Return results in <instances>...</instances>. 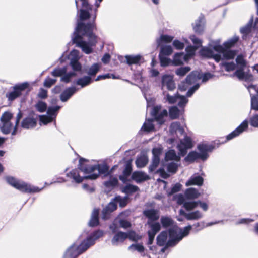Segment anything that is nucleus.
Returning <instances> with one entry per match:
<instances>
[{
  "label": "nucleus",
  "instance_id": "1",
  "mask_svg": "<svg viewBox=\"0 0 258 258\" xmlns=\"http://www.w3.org/2000/svg\"><path fill=\"white\" fill-rule=\"evenodd\" d=\"M238 40L237 37H234L225 42L223 45H220V40L212 41L209 44V47H204L201 50L200 54L205 57L213 58L217 62L223 59H233L236 55V52L230 48Z\"/></svg>",
  "mask_w": 258,
  "mask_h": 258
},
{
  "label": "nucleus",
  "instance_id": "2",
  "mask_svg": "<svg viewBox=\"0 0 258 258\" xmlns=\"http://www.w3.org/2000/svg\"><path fill=\"white\" fill-rule=\"evenodd\" d=\"M94 26V23L86 25L81 22H78L74 32L73 42L76 43L77 46L81 48L83 51L86 54L92 52L91 46L96 43V36L92 33Z\"/></svg>",
  "mask_w": 258,
  "mask_h": 258
},
{
  "label": "nucleus",
  "instance_id": "3",
  "mask_svg": "<svg viewBox=\"0 0 258 258\" xmlns=\"http://www.w3.org/2000/svg\"><path fill=\"white\" fill-rule=\"evenodd\" d=\"M85 159L81 158L79 160L80 169L85 174H89L85 177H81L79 173L78 170L75 169L72 170L67 174V176L73 180V181L77 183H81L84 179H96L99 174H102L104 176L108 174V167L105 164H97L94 165H87L84 166L83 162Z\"/></svg>",
  "mask_w": 258,
  "mask_h": 258
},
{
  "label": "nucleus",
  "instance_id": "4",
  "mask_svg": "<svg viewBox=\"0 0 258 258\" xmlns=\"http://www.w3.org/2000/svg\"><path fill=\"white\" fill-rule=\"evenodd\" d=\"M191 228V225L186 226L183 229L174 226L169 229L168 233L163 231L157 236V244L159 246L166 244V247L174 246L188 235Z\"/></svg>",
  "mask_w": 258,
  "mask_h": 258
},
{
  "label": "nucleus",
  "instance_id": "5",
  "mask_svg": "<svg viewBox=\"0 0 258 258\" xmlns=\"http://www.w3.org/2000/svg\"><path fill=\"white\" fill-rule=\"evenodd\" d=\"M5 179L9 184L16 189L24 192H39L44 188L43 187L42 188H39L38 187L31 185L30 184L10 176H6Z\"/></svg>",
  "mask_w": 258,
  "mask_h": 258
},
{
  "label": "nucleus",
  "instance_id": "6",
  "mask_svg": "<svg viewBox=\"0 0 258 258\" xmlns=\"http://www.w3.org/2000/svg\"><path fill=\"white\" fill-rule=\"evenodd\" d=\"M184 196L181 194H178L175 196L174 199L177 203L179 205H183V207L187 211H190L195 209L198 205L204 211H207L208 210V205L201 201H185Z\"/></svg>",
  "mask_w": 258,
  "mask_h": 258
},
{
  "label": "nucleus",
  "instance_id": "7",
  "mask_svg": "<svg viewBox=\"0 0 258 258\" xmlns=\"http://www.w3.org/2000/svg\"><path fill=\"white\" fill-rule=\"evenodd\" d=\"M197 148L199 153L196 151L190 152L185 158L186 161L193 162L197 159H201L203 161L206 160L209 157L208 152L212 151L214 147L211 145L202 144H199Z\"/></svg>",
  "mask_w": 258,
  "mask_h": 258
},
{
  "label": "nucleus",
  "instance_id": "8",
  "mask_svg": "<svg viewBox=\"0 0 258 258\" xmlns=\"http://www.w3.org/2000/svg\"><path fill=\"white\" fill-rule=\"evenodd\" d=\"M103 235V232L101 230H97L93 232L91 235L88 236L78 245L80 251L82 252V253L85 252L90 247L95 244V241L97 239L102 237Z\"/></svg>",
  "mask_w": 258,
  "mask_h": 258
},
{
  "label": "nucleus",
  "instance_id": "9",
  "mask_svg": "<svg viewBox=\"0 0 258 258\" xmlns=\"http://www.w3.org/2000/svg\"><path fill=\"white\" fill-rule=\"evenodd\" d=\"M186 213L183 210L180 209L179 211V215L177 216V219L179 221H183L184 217L188 220H198L202 219L203 216V213L199 210H192Z\"/></svg>",
  "mask_w": 258,
  "mask_h": 258
},
{
  "label": "nucleus",
  "instance_id": "10",
  "mask_svg": "<svg viewBox=\"0 0 258 258\" xmlns=\"http://www.w3.org/2000/svg\"><path fill=\"white\" fill-rule=\"evenodd\" d=\"M12 114L9 112H5L1 117L2 126L1 127L2 133L4 134H8L14 127L11 120L12 118Z\"/></svg>",
  "mask_w": 258,
  "mask_h": 258
},
{
  "label": "nucleus",
  "instance_id": "11",
  "mask_svg": "<svg viewBox=\"0 0 258 258\" xmlns=\"http://www.w3.org/2000/svg\"><path fill=\"white\" fill-rule=\"evenodd\" d=\"M164 95V99L170 104H173L178 102L180 107H184L188 102V99L184 96L180 95L178 93L174 95H170L168 93L163 92Z\"/></svg>",
  "mask_w": 258,
  "mask_h": 258
},
{
  "label": "nucleus",
  "instance_id": "12",
  "mask_svg": "<svg viewBox=\"0 0 258 258\" xmlns=\"http://www.w3.org/2000/svg\"><path fill=\"white\" fill-rule=\"evenodd\" d=\"M60 108V106H59L48 107L46 115L39 116L40 124L42 123L44 125H46L52 122L55 119L56 113Z\"/></svg>",
  "mask_w": 258,
  "mask_h": 258
},
{
  "label": "nucleus",
  "instance_id": "13",
  "mask_svg": "<svg viewBox=\"0 0 258 258\" xmlns=\"http://www.w3.org/2000/svg\"><path fill=\"white\" fill-rule=\"evenodd\" d=\"M160 86L164 91L165 89L169 91H173L176 88L173 75L165 74L161 76Z\"/></svg>",
  "mask_w": 258,
  "mask_h": 258
},
{
  "label": "nucleus",
  "instance_id": "14",
  "mask_svg": "<svg viewBox=\"0 0 258 258\" xmlns=\"http://www.w3.org/2000/svg\"><path fill=\"white\" fill-rule=\"evenodd\" d=\"M29 84L28 82H24L17 84L13 87V90L6 94V97L8 100L12 101L22 95V92L28 88Z\"/></svg>",
  "mask_w": 258,
  "mask_h": 258
},
{
  "label": "nucleus",
  "instance_id": "15",
  "mask_svg": "<svg viewBox=\"0 0 258 258\" xmlns=\"http://www.w3.org/2000/svg\"><path fill=\"white\" fill-rule=\"evenodd\" d=\"M66 67L62 68H56L54 69L51 73L52 76L54 77L61 76V81L65 83H69L71 79L76 76V74L74 72H70L67 73Z\"/></svg>",
  "mask_w": 258,
  "mask_h": 258
},
{
  "label": "nucleus",
  "instance_id": "16",
  "mask_svg": "<svg viewBox=\"0 0 258 258\" xmlns=\"http://www.w3.org/2000/svg\"><path fill=\"white\" fill-rule=\"evenodd\" d=\"M151 114L159 124H162L164 122V117L167 116V111L161 106H156L153 107Z\"/></svg>",
  "mask_w": 258,
  "mask_h": 258
},
{
  "label": "nucleus",
  "instance_id": "17",
  "mask_svg": "<svg viewBox=\"0 0 258 258\" xmlns=\"http://www.w3.org/2000/svg\"><path fill=\"white\" fill-rule=\"evenodd\" d=\"M192 147L193 143L191 138L188 136H185L177 145L179 154L182 156H184L186 154L187 150L191 148Z\"/></svg>",
  "mask_w": 258,
  "mask_h": 258
},
{
  "label": "nucleus",
  "instance_id": "18",
  "mask_svg": "<svg viewBox=\"0 0 258 258\" xmlns=\"http://www.w3.org/2000/svg\"><path fill=\"white\" fill-rule=\"evenodd\" d=\"M248 89L251 96V108L258 111V88L251 85Z\"/></svg>",
  "mask_w": 258,
  "mask_h": 258
},
{
  "label": "nucleus",
  "instance_id": "19",
  "mask_svg": "<svg viewBox=\"0 0 258 258\" xmlns=\"http://www.w3.org/2000/svg\"><path fill=\"white\" fill-rule=\"evenodd\" d=\"M248 126V120H244L234 131L226 137L227 140H230L235 138L247 129Z\"/></svg>",
  "mask_w": 258,
  "mask_h": 258
},
{
  "label": "nucleus",
  "instance_id": "20",
  "mask_svg": "<svg viewBox=\"0 0 258 258\" xmlns=\"http://www.w3.org/2000/svg\"><path fill=\"white\" fill-rule=\"evenodd\" d=\"M148 224L150 225L151 230L148 232L149 240L148 244L150 245L152 244L154 237L156 233L160 230L161 226L159 223H152L148 221Z\"/></svg>",
  "mask_w": 258,
  "mask_h": 258
},
{
  "label": "nucleus",
  "instance_id": "21",
  "mask_svg": "<svg viewBox=\"0 0 258 258\" xmlns=\"http://www.w3.org/2000/svg\"><path fill=\"white\" fill-rule=\"evenodd\" d=\"M82 2V8L80 11V19L83 21L90 17V11H92V7L89 4L87 0H80Z\"/></svg>",
  "mask_w": 258,
  "mask_h": 258
},
{
  "label": "nucleus",
  "instance_id": "22",
  "mask_svg": "<svg viewBox=\"0 0 258 258\" xmlns=\"http://www.w3.org/2000/svg\"><path fill=\"white\" fill-rule=\"evenodd\" d=\"M152 154L153 155L152 163L149 166V169L150 171H153L159 165L160 162L159 156L161 154V150L159 148H154L152 150Z\"/></svg>",
  "mask_w": 258,
  "mask_h": 258
},
{
  "label": "nucleus",
  "instance_id": "23",
  "mask_svg": "<svg viewBox=\"0 0 258 258\" xmlns=\"http://www.w3.org/2000/svg\"><path fill=\"white\" fill-rule=\"evenodd\" d=\"M82 252L80 251V249L78 245L74 244L72 245L66 251L63 257L64 258H76Z\"/></svg>",
  "mask_w": 258,
  "mask_h": 258
},
{
  "label": "nucleus",
  "instance_id": "24",
  "mask_svg": "<svg viewBox=\"0 0 258 258\" xmlns=\"http://www.w3.org/2000/svg\"><path fill=\"white\" fill-rule=\"evenodd\" d=\"M116 203L114 201L110 202L102 210V219L104 220L108 219L110 214L116 210Z\"/></svg>",
  "mask_w": 258,
  "mask_h": 258
},
{
  "label": "nucleus",
  "instance_id": "25",
  "mask_svg": "<svg viewBox=\"0 0 258 258\" xmlns=\"http://www.w3.org/2000/svg\"><path fill=\"white\" fill-rule=\"evenodd\" d=\"M127 238L125 232H118L115 234L111 240V243L114 246H117L119 243L123 242Z\"/></svg>",
  "mask_w": 258,
  "mask_h": 258
},
{
  "label": "nucleus",
  "instance_id": "26",
  "mask_svg": "<svg viewBox=\"0 0 258 258\" xmlns=\"http://www.w3.org/2000/svg\"><path fill=\"white\" fill-rule=\"evenodd\" d=\"M204 19L203 17H200L194 23L192 24V27L195 32L201 34L204 29Z\"/></svg>",
  "mask_w": 258,
  "mask_h": 258
},
{
  "label": "nucleus",
  "instance_id": "27",
  "mask_svg": "<svg viewBox=\"0 0 258 258\" xmlns=\"http://www.w3.org/2000/svg\"><path fill=\"white\" fill-rule=\"evenodd\" d=\"M125 60L129 65L139 64L143 62V59L140 55H127L125 56Z\"/></svg>",
  "mask_w": 258,
  "mask_h": 258
},
{
  "label": "nucleus",
  "instance_id": "28",
  "mask_svg": "<svg viewBox=\"0 0 258 258\" xmlns=\"http://www.w3.org/2000/svg\"><path fill=\"white\" fill-rule=\"evenodd\" d=\"M77 89L75 87L67 88L61 94L60 98L61 101L66 102L76 92Z\"/></svg>",
  "mask_w": 258,
  "mask_h": 258
},
{
  "label": "nucleus",
  "instance_id": "29",
  "mask_svg": "<svg viewBox=\"0 0 258 258\" xmlns=\"http://www.w3.org/2000/svg\"><path fill=\"white\" fill-rule=\"evenodd\" d=\"M101 67V64L98 63L93 64L89 67L84 68V71L87 73L88 76H94L99 72Z\"/></svg>",
  "mask_w": 258,
  "mask_h": 258
},
{
  "label": "nucleus",
  "instance_id": "30",
  "mask_svg": "<svg viewBox=\"0 0 258 258\" xmlns=\"http://www.w3.org/2000/svg\"><path fill=\"white\" fill-rule=\"evenodd\" d=\"M200 195L201 194L199 191L197 189L194 188H188L184 192L185 198L187 200H191V201H194L193 200L197 199Z\"/></svg>",
  "mask_w": 258,
  "mask_h": 258
},
{
  "label": "nucleus",
  "instance_id": "31",
  "mask_svg": "<svg viewBox=\"0 0 258 258\" xmlns=\"http://www.w3.org/2000/svg\"><path fill=\"white\" fill-rule=\"evenodd\" d=\"M144 214L148 218V221L152 222L159 218V212L154 209H148L144 211Z\"/></svg>",
  "mask_w": 258,
  "mask_h": 258
},
{
  "label": "nucleus",
  "instance_id": "32",
  "mask_svg": "<svg viewBox=\"0 0 258 258\" xmlns=\"http://www.w3.org/2000/svg\"><path fill=\"white\" fill-rule=\"evenodd\" d=\"M203 178L199 175H193L186 182L185 185L187 186L191 185L201 186L203 183Z\"/></svg>",
  "mask_w": 258,
  "mask_h": 258
},
{
  "label": "nucleus",
  "instance_id": "33",
  "mask_svg": "<svg viewBox=\"0 0 258 258\" xmlns=\"http://www.w3.org/2000/svg\"><path fill=\"white\" fill-rule=\"evenodd\" d=\"M36 120L32 117H26L24 119L21 123V126L25 129H30L36 126Z\"/></svg>",
  "mask_w": 258,
  "mask_h": 258
},
{
  "label": "nucleus",
  "instance_id": "34",
  "mask_svg": "<svg viewBox=\"0 0 258 258\" xmlns=\"http://www.w3.org/2000/svg\"><path fill=\"white\" fill-rule=\"evenodd\" d=\"M132 178L137 182H141L149 179V177L145 172L136 171L133 173Z\"/></svg>",
  "mask_w": 258,
  "mask_h": 258
},
{
  "label": "nucleus",
  "instance_id": "35",
  "mask_svg": "<svg viewBox=\"0 0 258 258\" xmlns=\"http://www.w3.org/2000/svg\"><path fill=\"white\" fill-rule=\"evenodd\" d=\"M187 60V56H185L184 53H177L174 55L173 64L175 66H179L183 64L184 61Z\"/></svg>",
  "mask_w": 258,
  "mask_h": 258
},
{
  "label": "nucleus",
  "instance_id": "36",
  "mask_svg": "<svg viewBox=\"0 0 258 258\" xmlns=\"http://www.w3.org/2000/svg\"><path fill=\"white\" fill-rule=\"evenodd\" d=\"M92 81V77L85 76L78 79L76 81V84L77 85L80 86L81 88H84L90 84Z\"/></svg>",
  "mask_w": 258,
  "mask_h": 258
},
{
  "label": "nucleus",
  "instance_id": "37",
  "mask_svg": "<svg viewBox=\"0 0 258 258\" xmlns=\"http://www.w3.org/2000/svg\"><path fill=\"white\" fill-rule=\"evenodd\" d=\"M201 78L202 76L199 72L193 71L186 77V82L188 84H191Z\"/></svg>",
  "mask_w": 258,
  "mask_h": 258
},
{
  "label": "nucleus",
  "instance_id": "38",
  "mask_svg": "<svg viewBox=\"0 0 258 258\" xmlns=\"http://www.w3.org/2000/svg\"><path fill=\"white\" fill-rule=\"evenodd\" d=\"M244 69L239 68L234 73V75L236 76L240 80H245L246 81H251L252 80L253 76L251 74H245L243 70Z\"/></svg>",
  "mask_w": 258,
  "mask_h": 258
},
{
  "label": "nucleus",
  "instance_id": "39",
  "mask_svg": "<svg viewBox=\"0 0 258 258\" xmlns=\"http://www.w3.org/2000/svg\"><path fill=\"white\" fill-rule=\"evenodd\" d=\"M148 162V158L145 154H141L138 156L136 161V164L139 168H142L145 166Z\"/></svg>",
  "mask_w": 258,
  "mask_h": 258
},
{
  "label": "nucleus",
  "instance_id": "40",
  "mask_svg": "<svg viewBox=\"0 0 258 258\" xmlns=\"http://www.w3.org/2000/svg\"><path fill=\"white\" fill-rule=\"evenodd\" d=\"M170 131L171 134L179 133L182 135L184 133V129L180 126L178 122H174L171 124Z\"/></svg>",
  "mask_w": 258,
  "mask_h": 258
},
{
  "label": "nucleus",
  "instance_id": "41",
  "mask_svg": "<svg viewBox=\"0 0 258 258\" xmlns=\"http://www.w3.org/2000/svg\"><path fill=\"white\" fill-rule=\"evenodd\" d=\"M165 159L166 161L174 160L176 162H179L180 157L176 154L174 150H170L166 153Z\"/></svg>",
  "mask_w": 258,
  "mask_h": 258
},
{
  "label": "nucleus",
  "instance_id": "42",
  "mask_svg": "<svg viewBox=\"0 0 258 258\" xmlns=\"http://www.w3.org/2000/svg\"><path fill=\"white\" fill-rule=\"evenodd\" d=\"M98 214L99 210L98 209H94L93 211L91 218L89 223L90 226L93 227L97 226L98 224Z\"/></svg>",
  "mask_w": 258,
  "mask_h": 258
},
{
  "label": "nucleus",
  "instance_id": "43",
  "mask_svg": "<svg viewBox=\"0 0 258 258\" xmlns=\"http://www.w3.org/2000/svg\"><path fill=\"white\" fill-rule=\"evenodd\" d=\"M174 39V37L168 35H161L160 37L157 39L156 42L158 46L161 45L162 43L171 42Z\"/></svg>",
  "mask_w": 258,
  "mask_h": 258
},
{
  "label": "nucleus",
  "instance_id": "44",
  "mask_svg": "<svg viewBox=\"0 0 258 258\" xmlns=\"http://www.w3.org/2000/svg\"><path fill=\"white\" fill-rule=\"evenodd\" d=\"M252 21V19H251L250 22L246 26L241 28L240 32L243 35L242 36L243 39H245L246 35L251 32Z\"/></svg>",
  "mask_w": 258,
  "mask_h": 258
},
{
  "label": "nucleus",
  "instance_id": "45",
  "mask_svg": "<svg viewBox=\"0 0 258 258\" xmlns=\"http://www.w3.org/2000/svg\"><path fill=\"white\" fill-rule=\"evenodd\" d=\"M154 120L153 119H149L146 120L145 122H144L142 130H143L144 131L146 132H150L154 129V125L153 124Z\"/></svg>",
  "mask_w": 258,
  "mask_h": 258
},
{
  "label": "nucleus",
  "instance_id": "46",
  "mask_svg": "<svg viewBox=\"0 0 258 258\" xmlns=\"http://www.w3.org/2000/svg\"><path fill=\"white\" fill-rule=\"evenodd\" d=\"M172 52L173 48L172 46L170 45H165L161 48L160 53L159 54L164 56H169L171 55Z\"/></svg>",
  "mask_w": 258,
  "mask_h": 258
},
{
  "label": "nucleus",
  "instance_id": "47",
  "mask_svg": "<svg viewBox=\"0 0 258 258\" xmlns=\"http://www.w3.org/2000/svg\"><path fill=\"white\" fill-rule=\"evenodd\" d=\"M138 189V187L132 184H127L122 188L123 192L129 194L134 192H136Z\"/></svg>",
  "mask_w": 258,
  "mask_h": 258
},
{
  "label": "nucleus",
  "instance_id": "48",
  "mask_svg": "<svg viewBox=\"0 0 258 258\" xmlns=\"http://www.w3.org/2000/svg\"><path fill=\"white\" fill-rule=\"evenodd\" d=\"M190 70L191 69L189 67H180L176 70L175 74L179 77H183L189 72Z\"/></svg>",
  "mask_w": 258,
  "mask_h": 258
},
{
  "label": "nucleus",
  "instance_id": "49",
  "mask_svg": "<svg viewBox=\"0 0 258 258\" xmlns=\"http://www.w3.org/2000/svg\"><path fill=\"white\" fill-rule=\"evenodd\" d=\"M179 165L180 164L178 163L177 162L175 163L174 162H171L167 164V170L169 172L175 173Z\"/></svg>",
  "mask_w": 258,
  "mask_h": 258
},
{
  "label": "nucleus",
  "instance_id": "50",
  "mask_svg": "<svg viewBox=\"0 0 258 258\" xmlns=\"http://www.w3.org/2000/svg\"><path fill=\"white\" fill-rule=\"evenodd\" d=\"M179 115V110L178 108L176 107H172L169 109V116L172 119L177 118Z\"/></svg>",
  "mask_w": 258,
  "mask_h": 258
},
{
  "label": "nucleus",
  "instance_id": "51",
  "mask_svg": "<svg viewBox=\"0 0 258 258\" xmlns=\"http://www.w3.org/2000/svg\"><path fill=\"white\" fill-rule=\"evenodd\" d=\"M68 58L70 61L79 60L80 59L79 52L76 50H73L70 53Z\"/></svg>",
  "mask_w": 258,
  "mask_h": 258
},
{
  "label": "nucleus",
  "instance_id": "52",
  "mask_svg": "<svg viewBox=\"0 0 258 258\" xmlns=\"http://www.w3.org/2000/svg\"><path fill=\"white\" fill-rule=\"evenodd\" d=\"M197 48L192 46H188L186 48V54L185 56H187V59L188 60L189 58L194 55L195 51Z\"/></svg>",
  "mask_w": 258,
  "mask_h": 258
},
{
  "label": "nucleus",
  "instance_id": "53",
  "mask_svg": "<svg viewBox=\"0 0 258 258\" xmlns=\"http://www.w3.org/2000/svg\"><path fill=\"white\" fill-rule=\"evenodd\" d=\"M35 107L39 112H43L46 110L47 104L42 101H39L35 105Z\"/></svg>",
  "mask_w": 258,
  "mask_h": 258
},
{
  "label": "nucleus",
  "instance_id": "54",
  "mask_svg": "<svg viewBox=\"0 0 258 258\" xmlns=\"http://www.w3.org/2000/svg\"><path fill=\"white\" fill-rule=\"evenodd\" d=\"M161 222L163 227H167L173 223V221L171 218L169 217H162L161 218Z\"/></svg>",
  "mask_w": 258,
  "mask_h": 258
},
{
  "label": "nucleus",
  "instance_id": "55",
  "mask_svg": "<svg viewBox=\"0 0 258 258\" xmlns=\"http://www.w3.org/2000/svg\"><path fill=\"white\" fill-rule=\"evenodd\" d=\"M126 233L127 238L130 240L137 241L141 238V236L137 234L134 231H131Z\"/></svg>",
  "mask_w": 258,
  "mask_h": 258
},
{
  "label": "nucleus",
  "instance_id": "56",
  "mask_svg": "<svg viewBox=\"0 0 258 258\" xmlns=\"http://www.w3.org/2000/svg\"><path fill=\"white\" fill-rule=\"evenodd\" d=\"M129 250L131 251H135L137 250L138 252L141 253L144 251V246L140 244H133L130 245L128 247Z\"/></svg>",
  "mask_w": 258,
  "mask_h": 258
},
{
  "label": "nucleus",
  "instance_id": "57",
  "mask_svg": "<svg viewBox=\"0 0 258 258\" xmlns=\"http://www.w3.org/2000/svg\"><path fill=\"white\" fill-rule=\"evenodd\" d=\"M118 180L116 177H110V179L104 182V184L106 187H112L117 185Z\"/></svg>",
  "mask_w": 258,
  "mask_h": 258
},
{
  "label": "nucleus",
  "instance_id": "58",
  "mask_svg": "<svg viewBox=\"0 0 258 258\" xmlns=\"http://www.w3.org/2000/svg\"><path fill=\"white\" fill-rule=\"evenodd\" d=\"M236 61L237 64L239 66V68L244 69L246 66V62L244 60L243 56L238 55L236 59Z\"/></svg>",
  "mask_w": 258,
  "mask_h": 258
},
{
  "label": "nucleus",
  "instance_id": "59",
  "mask_svg": "<svg viewBox=\"0 0 258 258\" xmlns=\"http://www.w3.org/2000/svg\"><path fill=\"white\" fill-rule=\"evenodd\" d=\"M190 39L195 45L194 47L198 48L202 45V41L197 38L195 35H191Z\"/></svg>",
  "mask_w": 258,
  "mask_h": 258
},
{
  "label": "nucleus",
  "instance_id": "60",
  "mask_svg": "<svg viewBox=\"0 0 258 258\" xmlns=\"http://www.w3.org/2000/svg\"><path fill=\"white\" fill-rule=\"evenodd\" d=\"M22 117V113L20 111L18 114H17L16 118V121H15V125L14 127V130L13 131L12 133V135H15L17 133V127L19 123V121L21 119V118Z\"/></svg>",
  "mask_w": 258,
  "mask_h": 258
},
{
  "label": "nucleus",
  "instance_id": "61",
  "mask_svg": "<svg viewBox=\"0 0 258 258\" xmlns=\"http://www.w3.org/2000/svg\"><path fill=\"white\" fill-rule=\"evenodd\" d=\"M70 64L74 71H80L81 70L82 66L79 60L70 61Z\"/></svg>",
  "mask_w": 258,
  "mask_h": 258
},
{
  "label": "nucleus",
  "instance_id": "62",
  "mask_svg": "<svg viewBox=\"0 0 258 258\" xmlns=\"http://www.w3.org/2000/svg\"><path fill=\"white\" fill-rule=\"evenodd\" d=\"M166 56H167L159 54L160 61L161 66L162 67H165L168 66L170 62V59H168Z\"/></svg>",
  "mask_w": 258,
  "mask_h": 258
},
{
  "label": "nucleus",
  "instance_id": "63",
  "mask_svg": "<svg viewBox=\"0 0 258 258\" xmlns=\"http://www.w3.org/2000/svg\"><path fill=\"white\" fill-rule=\"evenodd\" d=\"M56 79L47 77L45 79L43 85L45 87L50 88L52 85L55 83Z\"/></svg>",
  "mask_w": 258,
  "mask_h": 258
},
{
  "label": "nucleus",
  "instance_id": "64",
  "mask_svg": "<svg viewBox=\"0 0 258 258\" xmlns=\"http://www.w3.org/2000/svg\"><path fill=\"white\" fill-rule=\"evenodd\" d=\"M251 126L254 127H258V114L253 115L249 119Z\"/></svg>",
  "mask_w": 258,
  "mask_h": 258
}]
</instances>
